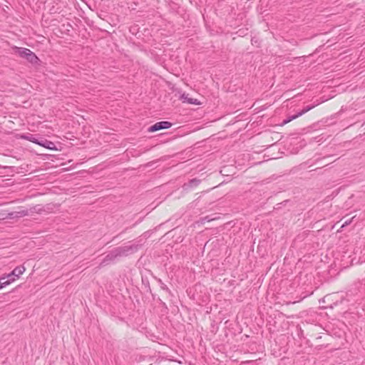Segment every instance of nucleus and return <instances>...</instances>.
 I'll return each mask as SVG.
<instances>
[{
  "label": "nucleus",
  "mask_w": 365,
  "mask_h": 365,
  "mask_svg": "<svg viewBox=\"0 0 365 365\" xmlns=\"http://www.w3.org/2000/svg\"><path fill=\"white\" fill-rule=\"evenodd\" d=\"M13 50L16 53H18L20 57L26 58L29 63L32 64H38L39 61L38 58L30 49L14 46Z\"/></svg>",
  "instance_id": "obj_1"
},
{
  "label": "nucleus",
  "mask_w": 365,
  "mask_h": 365,
  "mask_svg": "<svg viewBox=\"0 0 365 365\" xmlns=\"http://www.w3.org/2000/svg\"><path fill=\"white\" fill-rule=\"evenodd\" d=\"M43 209L41 205H37L31 207L29 210L28 209H20L18 211L11 212L8 214L9 219L20 218L24 216L29 215L30 213H40Z\"/></svg>",
  "instance_id": "obj_2"
},
{
  "label": "nucleus",
  "mask_w": 365,
  "mask_h": 365,
  "mask_svg": "<svg viewBox=\"0 0 365 365\" xmlns=\"http://www.w3.org/2000/svg\"><path fill=\"white\" fill-rule=\"evenodd\" d=\"M138 250V245L135 244L118 247L115 248L118 257H126L129 255H131L137 252Z\"/></svg>",
  "instance_id": "obj_3"
},
{
  "label": "nucleus",
  "mask_w": 365,
  "mask_h": 365,
  "mask_svg": "<svg viewBox=\"0 0 365 365\" xmlns=\"http://www.w3.org/2000/svg\"><path fill=\"white\" fill-rule=\"evenodd\" d=\"M171 125H172V123L168 121H160V122L155 123L152 126H150L148 128V131L155 132L157 130H160L162 129L169 128L171 127Z\"/></svg>",
  "instance_id": "obj_4"
},
{
  "label": "nucleus",
  "mask_w": 365,
  "mask_h": 365,
  "mask_svg": "<svg viewBox=\"0 0 365 365\" xmlns=\"http://www.w3.org/2000/svg\"><path fill=\"white\" fill-rule=\"evenodd\" d=\"M25 269L23 265L17 266L7 275V277H9V279H12V282H14L25 272Z\"/></svg>",
  "instance_id": "obj_5"
},
{
  "label": "nucleus",
  "mask_w": 365,
  "mask_h": 365,
  "mask_svg": "<svg viewBox=\"0 0 365 365\" xmlns=\"http://www.w3.org/2000/svg\"><path fill=\"white\" fill-rule=\"evenodd\" d=\"M37 145H39L43 148H48L49 150H55V144L48 140L47 139H45L43 138H38V141L36 142Z\"/></svg>",
  "instance_id": "obj_6"
},
{
  "label": "nucleus",
  "mask_w": 365,
  "mask_h": 365,
  "mask_svg": "<svg viewBox=\"0 0 365 365\" xmlns=\"http://www.w3.org/2000/svg\"><path fill=\"white\" fill-rule=\"evenodd\" d=\"M118 258V255L116 254V252L114 250H111L103 259L102 262L101 263V265H106L109 264L110 262L115 260V259Z\"/></svg>",
  "instance_id": "obj_7"
},
{
  "label": "nucleus",
  "mask_w": 365,
  "mask_h": 365,
  "mask_svg": "<svg viewBox=\"0 0 365 365\" xmlns=\"http://www.w3.org/2000/svg\"><path fill=\"white\" fill-rule=\"evenodd\" d=\"M118 258V255L116 254V252L114 250H111L103 259L102 262L101 263V265H106L109 264L110 262L115 260V259Z\"/></svg>",
  "instance_id": "obj_8"
},
{
  "label": "nucleus",
  "mask_w": 365,
  "mask_h": 365,
  "mask_svg": "<svg viewBox=\"0 0 365 365\" xmlns=\"http://www.w3.org/2000/svg\"><path fill=\"white\" fill-rule=\"evenodd\" d=\"M312 108H314V106H307L302 111L299 112L297 114L292 115V116H289L287 119H285L283 121V124H287V123H289L292 120H294V119L301 116L302 115L304 114L305 113H307V111L311 110Z\"/></svg>",
  "instance_id": "obj_9"
},
{
  "label": "nucleus",
  "mask_w": 365,
  "mask_h": 365,
  "mask_svg": "<svg viewBox=\"0 0 365 365\" xmlns=\"http://www.w3.org/2000/svg\"><path fill=\"white\" fill-rule=\"evenodd\" d=\"M21 138L27 140L34 143L36 144V142L38 141V138H36L35 135L30 134V133H27V134L21 135Z\"/></svg>",
  "instance_id": "obj_10"
},
{
  "label": "nucleus",
  "mask_w": 365,
  "mask_h": 365,
  "mask_svg": "<svg viewBox=\"0 0 365 365\" xmlns=\"http://www.w3.org/2000/svg\"><path fill=\"white\" fill-rule=\"evenodd\" d=\"M12 282V279H9L6 276H2L0 277V288H3Z\"/></svg>",
  "instance_id": "obj_11"
},
{
  "label": "nucleus",
  "mask_w": 365,
  "mask_h": 365,
  "mask_svg": "<svg viewBox=\"0 0 365 365\" xmlns=\"http://www.w3.org/2000/svg\"><path fill=\"white\" fill-rule=\"evenodd\" d=\"M182 98L185 100L184 101L185 102L186 101L190 104H193V105H199L200 104V102L197 99L188 98L187 96H185V94H183L182 96Z\"/></svg>",
  "instance_id": "obj_12"
}]
</instances>
